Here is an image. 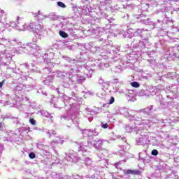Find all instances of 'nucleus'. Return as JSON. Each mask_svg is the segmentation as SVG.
Here are the masks:
<instances>
[{"label": "nucleus", "mask_w": 179, "mask_h": 179, "mask_svg": "<svg viewBox=\"0 0 179 179\" xmlns=\"http://www.w3.org/2000/svg\"><path fill=\"white\" fill-rule=\"evenodd\" d=\"M125 174H131L132 176H140L141 171L129 169L125 172Z\"/></svg>", "instance_id": "nucleus-1"}, {"label": "nucleus", "mask_w": 179, "mask_h": 179, "mask_svg": "<svg viewBox=\"0 0 179 179\" xmlns=\"http://www.w3.org/2000/svg\"><path fill=\"white\" fill-rule=\"evenodd\" d=\"M103 145V141L101 140H98L94 143V146L96 148V149H101V146Z\"/></svg>", "instance_id": "nucleus-2"}, {"label": "nucleus", "mask_w": 179, "mask_h": 179, "mask_svg": "<svg viewBox=\"0 0 179 179\" xmlns=\"http://www.w3.org/2000/svg\"><path fill=\"white\" fill-rule=\"evenodd\" d=\"M59 36H61V37H62L63 38H67L68 37V34H66V32L64 31H59Z\"/></svg>", "instance_id": "nucleus-3"}, {"label": "nucleus", "mask_w": 179, "mask_h": 179, "mask_svg": "<svg viewBox=\"0 0 179 179\" xmlns=\"http://www.w3.org/2000/svg\"><path fill=\"white\" fill-rule=\"evenodd\" d=\"M131 86H132L133 87H139V83L138 82H133L131 83Z\"/></svg>", "instance_id": "nucleus-4"}, {"label": "nucleus", "mask_w": 179, "mask_h": 179, "mask_svg": "<svg viewBox=\"0 0 179 179\" xmlns=\"http://www.w3.org/2000/svg\"><path fill=\"white\" fill-rule=\"evenodd\" d=\"M57 5L60 8H66V6L65 5V3H62V1L57 2Z\"/></svg>", "instance_id": "nucleus-5"}, {"label": "nucleus", "mask_w": 179, "mask_h": 179, "mask_svg": "<svg viewBox=\"0 0 179 179\" xmlns=\"http://www.w3.org/2000/svg\"><path fill=\"white\" fill-rule=\"evenodd\" d=\"M151 155H152V156H157V155H159V151H157V150H152Z\"/></svg>", "instance_id": "nucleus-6"}, {"label": "nucleus", "mask_w": 179, "mask_h": 179, "mask_svg": "<svg viewBox=\"0 0 179 179\" xmlns=\"http://www.w3.org/2000/svg\"><path fill=\"white\" fill-rule=\"evenodd\" d=\"M30 159H36V154H34V152H31L29 155Z\"/></svg>", "instance_id": "nucleus-7"}, {"label": "nucleus", "mask_w": 179, "mask_h": 179, "mask_svg": "<svg viewBox=\"0 0 179 179\" xmlns=\"http://www.w3.org/2000/svg\"><path fill=\"white\" fill-rule=\"evenodd\" d=\"M114 101H115V99H114L113 96H111L108 103L113 104V103H114Z\"/></svg>", "instance_id": "nucleus-8"}, {"label": "nucleus", "mask_w": 179, "mask_h": 179, "mask_svg": "<svg viewBox=\"0 0 179 179\" xmlns=\"http://www.w3.org/2000/svg\"><path fill=\"white\" fill-rule=\"evenodd\" d=\"M30 124H31V125H36V120L34 118H31Z\"/></svg>", "instance_id": "nucleus-9"}, {"label": "nucleus", "mask_w": 179, "mask_h": 179, "mask_svg": "<svg viewBox=\"0 0 179 179\" xmlns=\"http://www.w3.org/2000/svg\"><path fill=\"white\" fill-rule=\"evenodd\" d=\"M102 128H103V129H107V128H108V124L105 123L103 124H102Z\"/></svg>", "instance_id": "nucleus-10"}, {"label": "nucleus", "mask_w": 179, "mask_h": 179, "mask_svg": "<svg viewBox=\"0 0 179 179\" xmlns=\"http://www.w3.org/2000/svg\"><path fill=\"white\" fill-rule=\"evenodd\" d=\"M5 80H3L1 82H0V87H2V86H3V83H5Z\"/></svg>", "instance_id": "nucleus-11"}, {"label": "nucleus", "mask_w": 179, "mask_h": 179, "mask_svg": "<svg viewBox=\"0 0 179 179\" xmlns=\"http://www.w3.org/2000/svg\"><path fill=\"white\" fill-rule=\"evenodd\" d=\"M17 19L18 20V19H19V17H17Z\"/></svg>", "instance_id": "nucleus-12"}, {"label": "nucleus", "mask_w": 179, "mask_h": 179, "mask_svg": "<svg viewBox=\"0 0 179 179\" xmlns=\"http://www.w3.org/2000/svg\"><path fill=\"white\" fill-rule=\"evenodd\" d=\"M0 125H1V123H0Z\"/></svg>", "instance_id": "nucleus-13"}]
</instances>
